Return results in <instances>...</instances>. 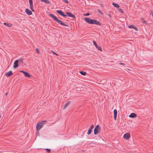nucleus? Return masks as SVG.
I'll return each instance as SVG.
<instances>
[{
	"label": "nucleus",
	"instance_id": "obj_22",
	"mask_svg": "<svg viewBox=\"0 0 153 153\" xmlns=\"http://www.w3.org/2000/svg\"><path fill=\"white\" fill-rule=\"evenodd\" d=\"M70 102V101H68L67 102L65 103L64 108H66V107L67 106H68V105H69V104Z\"/></svg>",
	"mask_w": 153,
	"mask_h": 153
},
{
	"label": "nucleus",
	"instance_id": "obj_33",
	"mask_svg": "<svg viewBox=\"0 0 153 153\" xmlns=\"http://www.w3.org/2000/svg\"><path fill=\"white\" fill-rule=\"evenodd\" d=\"M51 52L54 54L55 55H56V56H58V55L56 54V53H55L54 51H51Z\"/></svg>",
	"mask_w": 153,
	"mask_h": 153
},
{
	"label": "nucleus",
	"instance_id": "obj_35",
	"mask_svg": "<svg viewBox=\"0 0 153 153\" xmlns=\"http://www.w3.org/2000/svg\"><path fill=\"white\" fill-rule=\"evenodd\" d=\"M89 15V13H86L85 14V16H88Z\"/></svg>",
	"mask_w": 153,
	"mask_h": 153
},
{
	"label": "nucleus",
	"instance_id": "obj_21",
	"mask_svg": "<svg viewBox=\"0 0 153 153\" xmlns=\"http://www.w3.org/2000/svg\"><path fill=\"white\" fill-rule=\"evenodd\" d=\"M92 130V129H91V128H90L89 129V130H88V131L87 133V134H88V135L90 134L91 133Z\"/></svg>",
	"mask_w": 153,
	"mask_h": 153
},
{
	"label": "nucleus",
	"instance_id": "obj_9",
	"mask_svg": "<svg viewBox=\"0 0 153 153\" xmlns=\"http://www.w3.org/2000/svg\"><path fill=\"white\" fill-rule=\"evenodd\" d=\"M29 2L30 9L33 12H34V10L33 9L32 0H29Z\"/></svg>",
	"mask_w": 153,
	"mask_h": 153
},
{
	"label": "nucleus",
	"instance_id": "obj_2",
	"mask_svg": "<svg viewBox=\"0 0 153 153\" xmlns=\"http://www.w3.org/2000/svg\"><path fill=\"white\" fill-rule=\"evenodd\" d=\"M49 16L53 18L54 21L57 22L58 23L60 24L61 25L64 26L68 27V26L63 23L61 20L59 19L56 16H55L53 14H50L49 15Z\"/></svg>",
	"mask_w": 153,
	"mask_h": 153
},
{
	"label": "nucleus",
	"instance_id": "obj_27",
	"mask_svg": "<svg viewBox=\"0 0 153 153\" xmlns=\"http://www.w3.org/2000/svg\"><path fill=\"white\" fill-rule=\"evenodd\" d=\"M118 10L119 11H120V12H121L122 13H123V11L122 10V9H121L120 8H119L118 9Z\"/></svg>",
	"mask_w": 153,
	"mask_h": 153
},
{
	"label": "nucleus",
	"instance_id": "obj_31",
	"mask_svg": "<svg viewBox=\"0 0 153 153\" xmlns=\"http://www.w3.org/2000/svg\"><path fill=\"white\" fill-rule=\"evenodd\" d=\"M63 1L65 2L66 3L68 4V0H62Z\"/></svg>",
	"mask_w": 153,
	"mask_h": 153
},
{
	"label": "nucleus",
	"instance_id": "obj_17",
	"mask_svg": "<svg viewBox=\"0 0 153 153\" xmlns=\"http://www.w3.org/2000/svg\"><path fill=\"white\" fill-rule=\"evenodd\" d=\"M41 1L43 2H44L45 3H46L47 4H48L51 5V3L50 2H49L48 0H40Z\"/></svg>",
	"mask_w": 153,
	"mask_h": 153
},
{
	"label": "nucleus",
	"instance_id": "obj_18",
	"mask_svg": "<svg viewBox=\"0 0 153 153\" xmlns=\"http://www.w3.org/2000/svg\"><path fill=\"white\" fill-rule=\"evenodd\" d=\"M112 4L114 7H116L119 8V5L113 2L112 3Z\"/></svg>",
	"mask_w": 153,
	"mask_h": 153
},
{
	"label": "nucleus",
	"instance_id": "obj_38",
	"mask_svg": "<svg viewBox=\"0 0 153 153\" xmlns=\"http://www.w3.org/2000/svg\"><path fill=\"white\" fill-rule=\"evenodd\" d=\"M7 93L5 95H7Z\"/></svg>",
	"mask_w": 153,
	"mask_h": 153
},
{
	"label": "nucleus",
	"instance_id": "obj_5",
	"mask_svg": "<svg viewBox=\"0 0 153 153\" xmlns=\"http://www.w3.org/2000/svg\"><path fill=\"white\" fill-rule=\"evenodd\" d=\"M56 12L58 14L64 17H65L67 16L66 15L64 14L63 12L61 10H56Z\"/></svg>",
	"mask_w": 153,
	"mask_h": 153
},
{
	"label": "nucleus",
	"instance_id": "obj_25",
	"mask_svg": "<svg viewBox=\"0 0 153 153\" xmlns=\"http://www.w3.org/2000/svg\"><path fill=\"white\" fill-rule=\"evenodd\" d=\"M36 53L38 54H39L40 53V51H39V50L38 48H36Z\"/></svg>",
	"mask_w": 153,
	"mask_h": 153
},
{
	"label": "nucleus",
	"instance_id": "obj_26",
	"mask_svg": "<svg viewBox=\"0 0 153 153\" xmlns=\"http://www.w3.org/2000/svg\"><path fill=\"white\" fill-rule=\"evenodd\" d=\"M141 20H142V22L143 23H145V24L146 25H147V23H146V21L143 19H141Z\"/></svg>",
	"mask_w": 153,
	"mask_h": 153
},
{
	"label": "nucleus",
	"instance_id": "obj_1",
	"mask_svg": "<svg viewBox=\"0 0 153 153\" xmlns=\"http://www.w3.org/2000/svg\"><path fill=\"white\" fill-rule=\"evenodd\" d=\"M84 19L85 21L88 23L91 24H95L98 25H101V23L97 20L94 19H91L88 18H85Z\"/></svg>",
	"mask_w": 153,
	"mask_h": 153
},
{
	"label": "nucleus",
	"instance_id": "obj_29",
	"mask_svg": "<svg viewBox=\"0 0 153 153\" xmlns=\"http://www.w3.org/2000/svg\"><path fill=\"white\" fill-rule=\"evenodd\" d=\"M45 150H46L47 152L48 153L50 152L51 151V150L50 149H45Z\"/></svg>",
	"mask_w": 153,
	"mask_h": 153
},
{
	"label": "nucleus",
	"instance_id": "obj_39",
	"mask_svg": "<svg viewBox=\"0 0 153 153\" xmlns=\"http://www.w3.org/2000/svg\"><path fill=\"white\" fill-rule=\"evenodd\" d=\"M153 153V152H152V153Z\"/></svg>",
	"mask_w": 153,
	"mask_h": 153
},
{
	"label": "nucleus",
	"instance_id": "obj_6",
	"mask_svg": "<svg viewBox=\"0 0 153 153\" xmlns=\"http://www.w3.org/2000/svg\"><path fill=\"white\" fill-rule=\"evenodd\" d=\"M93 44H94V45L95 46V47H96V48H97L98 50H100V51H102V48H101V47H100V46H98L97 45V43H96V42L95 41H94L93 40Z\"/></svg>",
	"mask_w": 153,
	"mask_h": 153
},
{
	"label": "nucleus",
	"instance_id": "obj_3",
	"mask_svg": "<svg viewBox=\"0 0 153 153\" xmlns=\"http://www.w3.org/2000/svg\"><path fill=\"white\" fill-rule=\"evenodd\" d=\"M46 122V120H44L38 123L36 126V130L37 131L39 130L43 127L44 125Z\"/></svg>",
	"mask_w": 153,
	"mask_h": 153
},
{
	"label": "nucleus",
	"instance_id": "obj_11",
	"mask_svg": "<svg viewBox=\"0 0 153 153\" xmlns=\"http://www.w3.org/2000/svg\"><path fill=\"white\" fill-rule=\"evenodd\" d=\"M130 137V134L128 133L125 134L123 135V138L126 140L128 139Z\"/></svg>",
	"mask_w": 153,
	"mask_h": 153
},
{
	"label": "nucleus",
	"instance_id": "obj_24",
	"mask_svg": "<svg viewBox=\"0 0 153 153\" xmlns=\"http://www.w3.org/2000/svg\"><path fill=\"white\" fill-rule=\"evenodd\" d=\"M96 137H94L93 138L94 139H98L99 140H100L101 139H102V140H103V139H102V137H100V136H98L97 137V138H96Z\"/></svg>",
	"mask_w": 153,
	"mask_h": 153
},
{
	"label": "nucleus",
	"instance_id": "obj_15",
	"mask_svg": "<svg viewBox=\"0 0 153 153\" xmlns=\"http://www.w3.org/2000/svg\"><path fill=\"white\" fill-rule=\"evenodd\" d=\"M114 119L115 120H116L117 115V111L116 109H114Z\"/></svg>",
	"mask_w": 153,
	"mask_h": 153
},
{
	"label": "nucleus",
	"instance_id": "obj_19",
	"mask_svg": "<svg viewBox=\"0 0 153 153\" xmlns=\"http://www.w3.org/2000/svg\"><path fill=\"white\" fill-rule=\"evenodd\" d=\"M3 24L4 25H5L9 27H11L12 25V24L10 23H7L5 22H4Z\"/></svg>",
	"mask_w": 153,
	"mask_h": 153
},
{
	"label": "nucleus",
	"instance_id": "obj_16",
	"mask_svg": "<svg viewBox=\"0 0 153 153\" xmlns=\"http://www.w3.org/2000/svg\"><path fill=\"white\" fill-rule=\"evenodd\" d=\"M137 117V114L134 113H132L130 114L129 117L132 118H134Z\"/></svg>",
	"mask_w": 153,
	"mask_h": 153
},
{
	"label": "nucleus",
	"instance_id": "obj_34",
	"mask_svg": "<svg viewBox=\"0 0 153 153\" xmlns=\"http://www.w3.org/2000/svg\"><path fill=\"white\" fill-rule=\"evenodd\" d=\"M119 64H120V65H125V64L124 63H122V62H120V63H119Z\"/></svg>",
	"mask_w": 153,
	"mask_h": 153
},
{
	"label": "nucleus",
	"instance_id": "obj_20",
	"mask_svg": "<svg viewBox=\"0 0 153 153\" xmlns=\"http://www.w3.org/2000/svg\"><path fill=\"white\" fill-rule=\"evenodd\" d=\"M17 60H18V62L19 64H22L23 63V61L22 59H20Z\"/></svg>",
	"mask_w": 153,
	"mask_h": 153
},
{
	"label": "nucleus",
	"instance_id": "obj_28",
	"mask_svg": "<svg viewBox=\"0 0 153 153\" xmlns=\"http://www.w3.org/2000/svg\"><path fill=\"white\" fill-rule=\"evenodd\" d=\"M98 12L100 14V15H103V13H102L101 11L100 10V9H98Z\"/></svg>",
	"mask_w": 153,
	"mask_h": 153
},
{
	"label": "nucleus",
	"instance_id": "obj_13",
	"mask_svg": "<svg viewBox=\"0 0 153 153\" xmlns=\"http://www.w3.org/2000/svg\"><path fill=\"white\" fill-rule=\"evenodd\" d=\"M13 74V72L11 71H10L5 74V76L7 77H10Z\"/></svg>",
	"mask_w": 153,
	"mask_h": 153
},
{
	"label": "nucleus",
	"instance_id": "obj_36",
	"mask_svg": "<svg viewBox=\"0 0 153 153\" xmlns=\"http://www.w3.org/2000/svg\"><path fill=\"white\" fill-rule=\"evenodd\" d=\"M108 16H109V17L110 18H111V14H108Z\"/></svg>",
	"mask_w": 153,
	"mask_h": 153
},
{
	"label": "nucleus",
	"instance_id": "obj_37",
	"mask_svg": "<svg viewBox=\"0 0 153 153\" xmlns=\"http://www.w3.org/2000/svg\"><path fill=\"white\" fill-rule=\"evenodd\" d=\"M151 13L152 14V16L153 17V11H152Z\"/></svg>",
	"mask_w": 153,
	"mask_h": 153
},
{
	"label": "nucleus",
	"instance_id": "obj_32",
	"mask_svg": "<svg viewBox=\"0 0 153 153\" xmlns=\"http://www.w3.org/2000/svg\"><path fill=\"white\" fill-rule=\"evenodd\" d=\"M18 19H17V20L19 21V22H21L22 21V19L19 18H18Z\"/></svg>",
	"mask_w": 153,
	"mask_h": 153
},
{
	"label": "nucleus",
	"instance_id": "obj_30",
	"mask_svg": "<svg viewBox=\"0 0 153 153\" xmlns=\"http://www.w3.org/2000/svg\"><path fill=\"white\" fill-rule=\"evenodd\" d=\"M94 124H92L91 125V127H90V128H91V129H93V128H94Z\"/></svg>",
	"mask_w": 153,
	"mask_h": 153
},
{
	"label": "nucleus",
	"instance_id": "obj_23",
	"mask_svg": "<svg viewBox=\"0 0 153 153\" xmlns=\"http://www.w3.org/2000/svg\"><path fill=\"white\" fill-rule=\"evenodd\" d=\"M80 73L82 75L85 76L86 74V72L83 71H80Z\"/></svg>",
	"mask_w": 153,
	"mask_h": 153
},
{
	"label": "nucleus",
	"instance_id": "obj_7",
	"mask_svg": "<svg viewBox=\"0 0 153 153\" xmlns=\"http://www.w3.org/2000/svg\"><path fill=\"white\" fill-rule=\"evenodd\" d=\"M20 72L23 73L24 74L25 76L26 77H31L30 74L27 72L23 71H20Z\"/></svg>",
	"mask_w": 153,
	"mask_h": 153
},
{
	"label": "nucleus",
	"instance_id": "obj_14",
	"mask_svg": "<svg viewBox=\"0 0 153 153\" xmlns=\"http://www.w3.org/2000/svg\"><path fill=\"white\" fill-rule=\"evenodd\" d=\"M128 27L130 28H133L136 31H137L138 30V28L137 27L133 25H128Z\"/></svg>",
	"mask_w": 153,
	"mask_h": 153
},
{
	"label": "nucleus",
	"instance_id": "obj_10",
	"mask_svg": "<svg viewBox=\"0 0 153 153\" xmlns=\"http://www.w3.org/2000/svg\"><path fill=\"white\" fill-rule=\"evenodd\" d=\"M66 13L67 15L70 17L73 18L74 19H75V16L74 14L71 13L69 12H67Z\"/></svg>",
	"mask_w": 153,
	"mask_h": 153
},
{
	"label": "nucleus",
	"instance_id": "obj_4",
	"mask_svg": "<svg viewBox=\"0 0 153 153\" xmlns=\"http://www.w3.org/2000/svg\"><path fill=\"white\" fill-rule=\"evenodd\" d=\"M101 129V128L99 125H97L95 128L94 130V135H97L100 133Z\"/></svg>",
	"mask_w": 153,
	"mask_h": 153
},
{
	"label": "nucleus",
	"instance_id": "obj_8",
	"mask_svg": "<svg viewBox=\"0 0 153 153\" xmlns=\"http://www.w3.org/2000/svg\"><path fill=\"white\" fill-rule=\"evenodd\" d=\"M18 63V60H16L15 61L13 66V68H16L18 67L19 66Z\"/></svg>",
	"mask_w": 153,
	"mask_h": 153
},
{
	"label": "nucleus",
	"instance_id": "obj_12",
	"mask_svg": "<svg viewBox=\"0 0 153 153\" xmlns=\"http://www.w3.org/2000/svg\"><path fill=\"white\" fill-rule=\"evenodd\" d=\"M25 12L27 15H31L32 14V13L31 10L28 8H26L25 9Z\"/></svg>",
	"mask_w": 153,
	"mask_h": 153
}]
</instances>
